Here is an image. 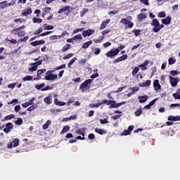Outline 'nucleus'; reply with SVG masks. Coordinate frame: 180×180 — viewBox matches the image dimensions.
Masks as SVG:
<instances>
[{"instance_id": "nucleus-1", "label": "nucleus", "mask_w": 180, "mask_h": 180, "mask_svg": "<svg viewBox=\"0 0 180 180\" xmlns=\"http://www.w3.org/2000/svg\"><path fill=\"white\" fill-rule=\"evenodd\" d=\"M92 81L93 79H88L80 84L79 89H81L82 92H85L86 91H88V89H91V86L89 84L92 82Z\"/></svg>"}, {"instance_id": "nucleus-2", "label": "nucleus", "mask_w": 180, "mask_h": 180, "mask_svg": "<svg viewBox=\"0 0 180 180\" xmlns=\"http://www.w3.org/2000/svg\"><path fill=\"white\" fill-rule=\"evenodd\" d=\"M53 72H54V70H48L46 72L45 79L46 81H54L55 79H57L58 76L57 75L52 74Z\"/></svg>"}, {"instance_id": "nucleus-3", "label": "nucleus", "mask_w": 180, "mask_h": 180, "mask_svg": "<svg viewBox=\"0 0 180 180\" xmlns=\"http://www.w3.org/2000/svg\"><path fill=\"white\" fill-rule=\"evenodd\" d=\"M150 25L153 26V32H154V33H158V32H160V21H158V20L155 18L153 19Z\"/></svg>"}, {"instance_id": "nucleus-4", "label": "nucleus", "mask_w": 180, "mask_h": 180, "mask_svg": "<svg viewBox=\"0 0 180 180\" xmlns=\"http://www.w3.org/2000/svg\"><path fill=\"white\" fill-rule=\"evenodd\" d=\"M127 102L126 101H122L120 103H116L114 100H111L110 104L109 105V109H113V108H120L122 105H126Z\"/></svg>"}, {"instance_id": "nucleus-5", "label": "nucleus", "mask_w": 180, "mask_h": 180, "mask_svg": "<svg viewBox=\"0 0 180 180\" xmlns=\"http://www.w3.org/2000/svg\"><path fill=\"white\" fill-rule=\"evenodd\" d=\"M120 53V50L119 49H115V50L111 49L110 51H108L105 53L106 57H109L110 58H112L115 57V56H117Z\"/></svg>"}, {"instance_id": "nucleus-6", "label": "nucleus", "mask_w": 180, "mask_h": 180, "mask_svg": "<svg viewBox=\"0 0 180 180\" xmlns=\"http://www.w3.org/2000/svg\"><path fill=\"white\" fill-rule=\"evenodd\" d=\"M120 22V23H122V25H125L126 29H127V27L131 29V27L134 26V23H133L131 21H129V20L127 18H122Z\"/></svg>"}, {"instance_id": "nucleus-7", "label": "nucleus", "mask_w": 180, "mask_h": 180, "mask_svg": "<svg viewBox=\"0 0 180 180\" xmlns=\"http://www.w3.org/2000/svg\"><path fill=\"white\" fill-rule=\"evenodd\" d=\"M169 83L172 86H176L178 82H179V77H174L172 76H169Z\"/></svg>"}, {"instance_id": "nucleus-8", "label": "nucleus", "mask_w": 180, "mask_h": 180, "mask_svg": "<svg viewBox=\"0 0 180 180\" xmlns=\"http://www.w3.org/2000/svg\"><path fill=\"white\" fill-rule=\"evenodd\" d=\"M70 8L71 6H65L62 8L59 9V11H58V13H63V12L68 11L67 13H65V15H66V16H68L71 13V10H70Z\"/></svg>"}, {"instance_id": "nucleus-9", "label": "nucleus", "mask_w": 180, "mask_h": 180, "mask_svg": "<svg viewBox=\"0 0 180 180\" xmlns=\"http://www.w3.org/2000/svg\"><path fill=\"white\" fill-rule=\"evenodd\" d=\"M18 146H19V139L18 138L7 144L8 148H13V147H18Z\"/></svg>"}, {"instance_id": "nucleus-10", "label": "nucleus", "mask_w": 180, "mask_h": 180, "mask_svg": "<svg viewBox=\"0 0 180 180\" xmlns=\"http://www.w3.org/2000/svg\"><path fill=\"white\" fill-rule=\"evenodd\" d=\"M95 34V30H86L82 32V36L83 37H86L87 36H92V34Z\"/></svg>"}, {"instance_id": "nucleus-11", "label": "nucleus", "mask_w": 180, "mask_h": 180, "mask_svg": "<svg viewBox=\"0 0 180 180\" xmlns=\"http://www.w3.org/2000/svg\"><path fill=\"white\" fill-rule=\"evenodd\" d=\"M124 60H127V54L122 55V56L117 58L112 61V64H117V63H120V61H124Z\"/></svg>"}, {"instance_id": "nucleus-12", "label": "nucleus", "mask_w": 180, "mask_h": 180, "mask_svg": "<svg viewBox=\"0 0 180 180\" xmlns=\"http://www.w3.org/2000/svg\"><path fill=\"white\" fill-rule=\"evenodd\" d=\"M12 129H13V124H12L11 122H8L6 124V128H4L3 131L4 133L8 134L9 131H11V130H12Z\"/></svg>"}, {"instance_id": "nucleus-13", "label": "nucleus", "mask_w": 180, "mask_h": 180, "mask_svg": "<svg viewBox=\"0 0 180 180\" xmlns=\"http://www.w3.org/2000/svg\"><path fill=\"white\" fill-rule=\"evenodd\" d=\"M25 27H26L25 25H22V26L18 27L17 28L13 29L11 30V34H14V36H18V32H20V30L25 29Z\"/></svg>"}, {"instance_id": "nucleus-14", "label": "nucleus", "mask_w": 180, "mask_h": 180, "mask_svg": "<svg viewBox=\"0 0 180 180\" xmlns=\"http://www.w3.org/2000/svg\"><path fill=\"white\" fill-rule=\"evenodd\" d=\"M153 89L155 91H160V89H161V84H160V81L158 79H155L153 82Z\"/></svg>"}, {"instance_id": "nucleus-15", "label": "nucleus", "mask_w": 180, "mask_h": 180, "mask_svg": "<svg viewBox=\"0 0 180 180\" xmlns=\"http://www.w3.org/2000/svg\"><path fill=\"white\" fill-rule=\"evenodd\" d=\"M110 23V20L107 19L105 21H103L100 26V30H103V29H106V26Z\"/></svg>"}, {"instance_id": "nucleus-16", "label": "nucleus", "mask_w": 180, "mask_h": 180, "mask_svg": "<svg viewBox=\"0 0 180 180\" xmlns=\"http://www.w3.org/2000/svg\"><path fill=\"white\" fill-rule=\"evenodd\" d=\"M44 102L46 105H51L53 103V96H48L44 98Z\"/></svg>"}, {"instance_id": "nucleus-17", "label": "nucleus", "mask_w": 180, "mask_h": 180, "mask_svg": "<svg viewBox=\"0 0 180 180\" xmlns=\"http://www.w3.org/2000/svg\"><path fill=\"white\" fill-rule=\"evenodd\" d=\"M147 18V13H141L137 15V19L139 20V22H143L144 19Z\"/></svg>"}, {"instance_id": "nucleus-18", "label": "nucleus", "mask_w": 180, "mask_h": 180, "mask_svg": "<svg viewBox=\"0 0 180 180\" xmlns=\"http://www.w3.org/2000/svg\"><path fill=\"white\" fill-rule=\"evenodd\" d=\"M85 130H86V128L83 127L80 129H76V134H80V136H82L83 137H85Z\"/></svg>"}, {"instance_id": "nucleus-19", "label": "nucleus", "mask_w": 180, "mask_h": 180, "mask_svg": "<svg viewBox=\"0 0 180 180\" xmlns=\"http://www.w3.org/2000/svg\"><path fill=\"white\" fill-rule=\"evenodd\" d=\"M167 120H170L172 122H179V120H180V116L179 115H176V116L170 115L168 117Z\"/></svg>"}, {"instance_id": "nucleus-20", "label": "nucleus", "mask_w": 180, "mask_h": 180, "mask_svg": "<svg viewBox=\"0 0 180 180\" xmlns=\"http://www.w3.org/2000/svg\"><path fill=\"white\" fill-rule=\"evenodd\" d=\"M138 99H139V103H144L145 102H147V99H148V96H138Z\"/></svg>"}, {"instance_id": "nucleus-21", "label": "nucleus", "mask_w": 180, "mask_h": 180, "mask_svg": "<svg viewBox=\"0 0 180 180\" xmlns=\"http://www.w3.org/2000/svg\"><path fill=\"white\" fill-rule=\"evenodd\" d=\"M150 85H151V80H146V82L139 84V86L141 88H144L146 86H150Z\"/></svg>"}, {"instance_id": "nucleus-22", "label": "nucleus", "mask_w": 180, "mask_h": 180, "mask_svg": "<svg viewBox=\"0 0 180 180\" xmlns=\"http://www.w3.org/2000/svg\"><path fill=\"white\" fill-rule=\"evenodd\" d=\"M172 18L169 16L166 17L165 18L162 20V25H169L171 23Z\"/></svg>"}, {"instance_id": "nucleus-23", "label": "nucleus", "mask_w": 180, "mask_h": 180, "mask_svg": "<svg viewBox=\"0 0 180 180\" xmlns=\"http://www.w3.org/2000/svg\"><path fill=\"white\" fill-rule=\"evenodd\" d=\"M29 15H32V8H27L22 11V16H29Z\"/></svg>"}, {"instance_id": "nucleus-24", "label": "nucleus", "mask_w": 180, "mask_h": 180, "mask_svg": "<svg viewBox=\"0 0 180 180\" xmlns=\"http://www.w3.org/2000/svg\"><path fill=\"white\" fill-rule=\"evenodd\" d=\"M95 132L98 134H100L101 136H103V134H106L107 131L105 129L96 128Z\"/></svg>"}, {"instance_id": "nucleus-25", "label": "nucleus", "mask_w": 180, "mask_h": 180, "mask_svg": "<svg viewBox=\"0 0 180 180\" xmlns=\"http://www.w3.org/2000/svg\"><path fill=\"white\" fill-rule=\"evenodd\" d=\"M54 103L56 106H64L65 105V102L58 101V98L54 99Z\"/></svg>"}, {"instance_id": "nucleus-26", "label": "nucleus", "mask_w": 180, "mask_h": 180, "mask_svg": "<svg viewBox=\"0 0 180 180\" xmlns=\"http://www.w3.org/2000/svg\"><path fill=\"white\" fill-rule=\"evenodd\" d=\"M46 72V69L38 70L37 71V78L38 79H41V75Z\"/></svg>"}, {"instance_id": "nucleus-27", "label": "nucleus", "mask_w": 180, "mask_h": 180, "mask_svg": "<svg viewBox=\"0 0 180 180\" xmlns=\"http://www.w3.org/2000/svg\"><path fill=\"white\" fill-rule=\"evenodd\" d=\"M49 124H51V120H48L46 122L42 125L43 130H47V129H49Z\"/></svg>"}, {"instance_id": "nucleus-28", "label": "nucleus", "mask_w": 180, "mask_h": 180, "mask_svg": "<svg viewBox=\"0 0 180 180\" xmlns=\"http://www.w3.org/2000/svg\"><path fill=\"white\" fill-rule=\"evenodd\" d=\"M92 43H94V41H92V40L84 42L82 44V49H88V47H89V46H91V44H92Z\"/></svg>"}, {"instance_id": "nucleus-29", "label": "nucleus", "mask_w": 180, "mask_h": 180, "mask_svg": "<svg viewBox=\"0 0 180 180\" xmlns=\"http://www.w3.org/2000/svg\"><path fill=\"white\" fill-rule=\"evenodd\" d=\"M64 34H60V35H52L49 37L50 40H58V39H61Z\"/></svg>"}, {"instance_id": "nucleus-30", "label": "nucleus", "mask_w": 180, "mask_h": 180, "mask_svg": "<svg viewBox=\"0 0 180 180\" xmlns=\"http://www.w3.org/2000/svg\"><path fill=\"white\" fill-rule=\"evenodd\" d=\"M71 49V44H66L64 47L62 48V52L64 53L65 51H68Z\"/></svg>"}, {"instance_id": "nucleus-31", "label": "nucleus", "mask_w": 180, "mask_h": 180, "mask_svg": "<svg viewBox=\"0 0 180 180\" xmlns=\"http://www.w3.org/2000/svg\"><path fill=\"white\" fill-rule=\"evenodd\" d=\"M68 131H70V125H65L63 127V130L60 131V134H64Z\"/></svg>"}, {"instance_id": "nucleus-32", "label": "nucleus", "mask_w": 180, "mask_h": 180, "mask_svg": "<svg viewBox=\"0 0 180 180\" xmlns=\"http://www.w3.org/2000/svg\"><path fill=\"white\" fill-rule=\"evenodd\" d=\"M35 109H37V104H34L29 108H27V110L28 112H32V110H34Z\"/></svg>"}, {"instance_id": "nucleus-33", "label": "nucleus", "mask_w": 180, "mask_h": 180, "mask_svg": "<svg viewBox=\"0 0 180 180\" xmlns=\"http://www.w3.org/2000/svg\"><path fill=\"white\" fill-rule=\"evenodd\" d=\"M93 71H94V72H96V74H93L90 77V78H91V79H95V78H98V77H99V73H98V69L94 70Z\"/></svg>"}, {"instance_id": "nucleus-34", "label": "nucleus", "mask_w": 180, "mask_h": 180, "mask_svg": "<svg viewBox=\"0 0 180 180\" xmlns=\"http://www.w3.org/2000/svg\"><path fill=\"white\" fill-rule=\"evenodd\" d=\"M32 22L33 23H41L43 22V20L41 18L34 17L32 18Z\"/></svg>"}, {"instance_id": "nucleus-35", "label": "nucleus", "mask_w": 180, "mask_h": 180, "mask_svg": "<svg viewBox=\"0 0 180 180\" xmlns=\"http://www.w3.org/2000/svg\"><path fill=\"white\" fill-rule=\"evenodd\" d=\"M75 61H77V57H74L72 60H70L68 64V68H71V65H73Z\"/></svg>"}, {"instance_id": "nucleus-36", "label": "nucleus", "mask_w": 180, "mask_h": 180, "mask_svg": "<svg viewBox=\"0 0 180 180\" xmlns=\"http://www.w3.org/2000/svg\"><path fill=\"white\" fill-rule=\"evenodd\" d=\"M8 2L6 1H4L0 2V9H4V8H6L8 6Z\"/></svg>"}, {"instance_id": "nucleus-37", "label": "nucleus", "mask_w": 180, "mask_h": 180, "mask_svg": "<svg viewBox=\"0 0 180 180\" xmlns=\"http://www.w3.org/2000/svg\"><path fill=\"white\" fill-rule=\"evenodd\" d=\"M112 100H103L101 102H100V105H110V102Z\"/></svg>"}, {"instance_id": "nucleus-38", "label": "nucleus", "mask_w": 180, "mask_h": 180, "mask_svg": "<svg viewBox=\"0 0 180 180\" xmlns=\"http://www.w3.org/2000/svg\"><path fill=\"white\" fill-rule=\"evenodd\" d=\"M31 65L32 67L28 69L30 72H34V71H37V66H35V65H32V63Z\"/></svg>"}, {"instance_id": "nucleus-39", "label": "nucleus", "mask_w": 180, "mask_h": 180, "mask_svg": "<svg viewBox=\"0 0 180 180\" xmlns=\"http://www.w3.org/2000/svg\"><path fill=\"white\" fill-rule=\"evenodd\" d=\"M139 71H140V67H136L134 68L133 71H132V77H134L137 72H139Z\"/></svg>"}, {"instance_id": "nucleus-40", "label": "nucleus", "mask_w": 180, "mask_h": 180, "mask_svg": "<svg viewBox=\"0 0 180 180\" xmlns=\"http://www.w3.org/2000/svg\"><path fill=\"white\" fill-rule=\"evenodd\" d=\"M4 119L6 120H12V119H15V115L13 114H11V115H6Z\"/></svg>"}, {"instance_id": "nucleus-41", "label": "nucleus", "mask_w": 180, "mask_h": 180, "mask_svg": "<svg viewBox=\"0 0 180 180\" xmlns=\"http://www.w3.org/2000/svg\"><path fill=\"white\" fill-rule=\"evenodd\" d=\"M15 123L17 126H20V124H23V120L22 118H18Z\"/></svg>"}, {"instance_id": "nucleus-42", "label": "nucleus", "mask_w": 180, "mask_h": 180, "mask_svg": "<svg viewBox=\"0 0 180 180\" xmlns=\"http://www.w3.org/2000/svg\"><path fill=\"white\" fill-rule=\"evenodd\" d=\"M25 34H26V32L25 31L22 30H20L18 32V37H23L25 36Z\"/></svg>"}, {"instance_id": "nucleus-43", "label": "nucleus", "mask_w": 180, "mask_h": 180, "mask_svg": "<svg viewBox=\"0 0 180 180\" xmlns=\"http://www.w3.org/2000/svg\"><path fill=\"white\" fill-rule=\"evenodd\" d=\"M50 33H53V31H48L46 32H43L42 34L38 35V37H44V36H49Z\"/></svg>"}, {"instance_id": "nucleus-44", "label": "nucleus", "mask_w": 180, "mask_h": 180, "mask_svg": "<svg viewBox=\"0 0 180 180\" xmlns=\"http://www.w3.org/2000/svg\"><path fill=\"white\" fill-rule=\"evenodd\" d=\"M176 63V60L174 59V58L171 57L169 58V65H172Z\"/></svg>"}, {"instance_id": "nucleus-45", "label": "nucleus", "mask_w": 180, "mask_h": 180, "mask_svg": "<svg viewBox=\"0 0 180 180\" xmlns=\"http://www.w3.org/2000/svg\"><path fill=\"white\" fill-rule=\"evenodd\" d=\"M74 56V53H68L66 56H63V60H68V58H71Z\"/></svg>"}, {"instance_id": "nucleus-46", "label": "nucleus", "mask_w": 180, "mask_h": 180, "mask_svg": "<svg viewBox=\"0 0 180 180\" xmlns=\"http://www.w3.org/2000/svg\"><path fill=\"white\" fill-rule=\"evenodd\" d=\"M141 113H143V109L139 108L137 109L136 112H135V116L139 117L141 115Z\"/></svg>"}, {"instance_id": "nucleus-47", "label": "nucleus", "mask_w": 180, "mask_h": 180, "mask_svg": "<svg viewBox=\"0 0 180 180\" xmlns=\"http://www.w3.org/2000/svg\"><path fill=\"white\" fill-rule=\"evenodd\" d=\"M133 33L135 34L136 37L140 36V33L141 32V30H134Z\"/></svg>"}, {"instance_id": "nucleus-48", "label": "nucleus", "mask_w": 180, "mask_h": 180, "mask_svg": "<svg viewBox=\"0 0 180 180\" xmlns=\"http://www.w3.org/2000/svg\"><path fill=\"white\" fill-rule=\"evenodd\" d=\"M42 63H43V60H38L35 63H32V65H35L37 68V67H39V65H41Z\"/></svg>"}, {"instance_id": "nucleus-49", "label": "nucleus", "mask_w": 180, "mask_h": 180, "mask_svg": "<svg viewBox=\"0 0 180 180\" xmlns=\"http://www.w3.org/2000/svg\"><path fill=\"white\" fill-rule=\"evenodd\" d=\"M73 40H82V35H81V34L75 35L73 37Z\"/></svg>"}, {"instance_id": "nucleus-50", "label": "nucleus", "mask_w": 180, "mask_h": 180, "mask_svg": "<svg viewBox=\"0 0 180 180\" xmlns=\"http://www.w3.org/2000/svg\"><path fill=\"white\" fill-rule=\"evenodd\" d=\"M6 41H8L11 44H16L18 43V41L16 39H8V38H6Z\"/></svg>"}, {"instance_id": "nucleus-51", "label": "nucleus", "mask_w": 180, "mask_h": 180, "mask_svg": "<svg viewBox=\"0 0 180 180\" xmlns=\"http://www.w3.org/2000/svg\"><path fill=\"white\" fill-rule=\"evenodd\" d=\"M148 64H150V60H146L141 65H139V67H146Z\"/></svg>"}, {"instance_id": "nucleus-52", "label": "nucleus", "mask_w": 180, "mask_h": 180, "mask_svg": "<svg viewBox=\"0 0 180 180\" xmlns=\"http://www.w3.org/2000/svg\"><path fill=\"white\" fill-rule=\"evenodd\" d=\"M41 32H43V28L39 27V29L37 30L34 32V34L35 36H37V34H40V33H41Z\"/></svg>"}, {"instance_id": "nucleus-53", "label": "nucleus", "mask_w": 180, "mask_h": 180, "mask_svg": "<svg viewBox=\"0 0 180 180\" xmlns=\"http://www.w3.org/2000/svg\"><path fill=\"white\" fill-rule=\"evenodd\" d=\"M16 85H18V82L10 84L8 85V88H9L10 89H14Z\"/></svg>"}, {"instance_id": "nucleus-54", "label": "nucleus", "mask_w": 180, "mask_h": 180, "mask_svg": "<svg viewBox=\"0 0 180 180\" xmlns=\"http://www.w3.org/2000/svg\"><path fill=\"white\" fill-rule=\"evenodd\" d=\"M65 64L61 65L60 66H58L57 68H55L56 71H58V70H63L65 69Z\"/></svg>"}, {"instance_id": "nucleus-55", "label": "nucleus", "mask_w": 180, "mask_h": 180, "mask_svg": "<svg viewBox=\"0 0 180 180\" xmlns=\"http://www.w3.org/2000/svg\"><path fill=\"white\" fill-rule=\"evenodd\" d=\"M33 79V77L32 76H25L22 78L23 81H32Z\"/></svg>"}, {"instance_id": "nucleus-56", "label": "nucleus", "mask_w": 180, "mask_h": 180, "mask_svg": "<svg viewBox=\"0 0 180 180\" xmlns=\"http://www.w3.org/2000/svg\"><path fill=\"white\" fill-rule=\"evenodd\" d=\"M100 123L101 124H108V123H109V121H108V118H105L103 120H100Z\"/></svg>"}, {"instance_id": "nucleus-57", "label": "nucleus", "mask_w": 180, "mask_h": 180, "mask_svg": "<svg viewBox=\"0 0 180 180\" xmlns=\"http://www.w3.org/2000/svg\"><path fill=\"white\" fill-rule=\"evenodd\" d=\"M129 134H130V131L128 129H125L121 133V136H129Z\"/></svg>"}, {"instance_id": "nucleus-58", "label": "nucleus", "mask_w": 180, "mask_h": 180, "mask_svg": "<svg viewBox=\"0 0 180 180\" xmlns=\"http://www.w3.org/2000/svg\"><path fill=\"white\" fill-rule=\"evenodd\" d=\"M44 86H45L44 83H42L41 84H36L35 88L36 89H41V88H44Z\"/></svg>"}, {"instance_id": "nucleus-59", "label": "nucleus", "mask_w": 180, "mask_h": 180, "mask_svg": "<svg viewBox=\"0 0 180 180\" xmlns=\"http://www.w3.org/2000/svg\"><path fill=\"white\" fill-rule=\"evenodd\" d=\"M130 89H131L134 94H136V92H138V91H139L140 88L139 86H134V87H131Z\"/></svg>"}, {"instance_id": "nucleus-60", "label": "nucleus", "mask_w": 180, "mask_h": 180, "mask_svg": "<svg viewBox=\"0 0 180 180\" xmlns=\"http://www.w3.org/2000/svg\"><path fill=\"white\" fill-rule=\"evenodd\" d=\"M51 11V7H45L44 8V13H50Z\"/></svg>"}, {"instance_id": "nucleus-61", "label": "nucleus", "mask_w": 180, "mask_h": 180, "mask_svg": "<svg viewBox=\"0 0 180 180\" xmlns=\"http://www.w3.org/2000/svg\"><path fill=\"white\" fill-rule=\"evenodd\" d=\"M173 98H174V99H180V94L177 93H174L172 94Z\"/></svg>"}, {"instance_id": "nucleus-62", "label": "nucleus", "mask_w": 180, "mask_h": 180, "mask_svg": "<svg viewBox=\"0 0 180 180\" xmlns=\"http://www.w3.org/2000/svg\"><path fill=\"white\" fill-rule=\"evenodd\" d=\"M165 16H167V14L164 11L159 13L158 15V18H165Z\"/></svg>"}, {"instance_id": "nucleus-63", "label": "nucleus", "mask_w": 180, "mask_h": 180, "mask_svg": "<svg viewBox=\"0 0 180 180\" xmlns=\"http://www.w3.org/2000/svg\"><path fill=\"white\" fill-rule=\"evenodd\" d=\"M170 75H172V77H175V75H178L179 72H177V70H172L169 72Z\"/></svg>"}, {"instance_id": "nucleus-64", "label": "nucleus", "mask_w": 180, "mask_h": 180, "mask_svg": "<svg viewBox=\"0 0 180 180\" xmlns=\"http://www.w3.org/2000/svg\"><path fill=\"white\" fill-rule=\"evenodd\" d=\"M94 54H95L96 56H98V54H101V49H99V48H96V49H94Z\"/></svg>"}]
</instances>
